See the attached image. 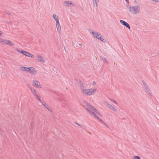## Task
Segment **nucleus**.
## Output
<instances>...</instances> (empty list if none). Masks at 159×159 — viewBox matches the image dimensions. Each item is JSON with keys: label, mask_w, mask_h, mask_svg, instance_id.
Instances as JSON below:
<instances>
[{"label": "nucleus", "mask_w": 159, "mask_h": 159, "mask_svg": "<svg viewBox=\"0 0 159 159\" xmlns=\"http://www.w3.org/2000/svg\"><path fill=\"white\" fill-rule=\"evenodd\" d=\"M64 5L66 7H71L73 6L74 4L72 3V2L70 1H66L64 2Z\"/></svg>", "instance_id": "obj_12"}, {"label": "nucleus", "mask_w": 159, "mask_h": 159, "mask_svg": "<svg viewBox=\"0 0 159 159\" xmlns=\"http://www.w3.org/2000/svg\"><path fill=\"white\" fill-rule=\"evenodd\" d=\"M53 17L56 23V26L57 31L59 33H60L61 31V26L59 20V17L57 15L53 14Z\"/></svg>", "instance_id": "obj_3"}, {"label": "nucleus", "mask_w": 159, "mask_h": 159, "mask_svg": "<svg viewBox=\"0 0 159 159\" xmlns=\"http://www.w3.org/2000/svg\"><path fill=\"white\" fill-rule=\"evenodd\" d=\"M95 84V82H93V84Z\"/></svg>", "instance_id": "obj_24"}, {"label": "nucleus", "mask_w": 159, "mask_h": 159, "mask_svg": "<svg viewBox=\"0 0 159 159\" xmlns=\"http://www.w3.org/2000/svg\"><path fill=\"white\" fill-rule=\"evenodd\" d=\"M120 21L121 24L126 26L128 28L129 30L130 29V27L129 24L127 22H125L122 20H120Z\"/></svg>", "instance_id": "obj_13"}, {"label": "nucleus", "mask_w": 159, "mask_h": 159, "mask_svg": "<svg viewBox=\"0 0 159 159\" xmlns=\"http://www.w3.org/2000/svg\"><path fill=\"white\" fill-rule=\"evenodd\" d=\"M127 2L128 1V0H125Z\"/></svg>", "instance_id": "obj_25"}, {"label": "nucleus", "mask_w": 159, "mask_h": 159, "mask_svg": "<svg viewBox=\"0 0 159 159\" xmlns=\"http://www.w3.org/2000/svg\"><path fill=\"white\" fill-rule=\"evenodd\" d=\"M3 33L2 31H0V37L2 36Z\"/></svg>", "instance_id": "obj_23"}, {"label": "nucleus", "mask_w": 159, "mask_h": 159, "mask_svg": "<svg viewBox=\"0 0 159 159\" xmlns=\"http://www.w3.org/2000/svg\"><path fill=\"white\" fill-rule=\"evenodd\" d=\"M92 34L93 37L100 39L102 41H103L104 39H103L102 36L99 33H98V32H92Z\"/></svg>", "instance_id": "obj_8"}, {"label": "nucleus", "mask_w": 159, "mask_h": 159, "mask_svg": "<svg viewBox=\"0 0 159 159\" xmlns=\"http://www.w3.org/2000/svg\"><path fill=\"white\" fill-rule=\"evenodd\" d=\"M16 51L17 52L21 53L22 54H23V52L24 50H20V49H17L16 50Z\"/></svg>", "instance_id": "obj_19"}, {"label": "nucleus", "mask_w": 159, "mask_h": 159, "mask_svg": "<svg viewBox=\"0 0 159 159\" xmlns=\"http://www.w3.org/2000/svg\"><path fill=\"white\" fill-rule=\"evenodd\" d=\"M0 43L3 45H6L11 46L14 45V43L11 41L1 38H0Z\"/></svg>", "instance_id": "obj_5"}, {"label": "nucleus", "mask_w": 159, "mask_h": 159, "mask_svg": "<svg viewBox=\"0 0 159 159\" xmlns=\"http://www.w3.org/2000/svg\"><path fill=\"white\" fill-rule=\"evenodd\" d=\"M80 88L82 94L85 96L93 95L96 91L94 88L87 89L82 84H80Z\"/></svg>", "instance_id": "obj_2"}, {"label": "nucleus", "mask_w": 159, "mask_h": 159, "mask_svg": "<svg viewBox=\"0 0 159 159\" xmlns=\"http://www.w3.org/2000/svg\"><path fill=\"white\" fill-rule=\"evenodd\" d=\"M22 54L29 57L33 58H34L33 54L30 53V52H29L26 51H25L24 50Z\"/></svg>", "instance_id": "obj_11"}, {"label": "nucleus", "mask_w": 159, "mask_h": 159, "mask_svg": "<svg viewBox=\"0 0 159 159\" xmlns=\"http://www.w3.org/2000/svg\"><path fill=\"white\" fill-rule=\"evenodd\" d=\"M114 103H115L116 104V105H117L118 104V103L117 102H116V101H115V100H111Z\"/></svg>", "instance_id": "obj_21"}, {"label": "nucleus", "mask_w": 159, "mask_h": 159, "mask_svg": "<svg viewBox=\"0 0 159 159\" xmlns=\"http://www.w3.org/2000/svg\"><path fill=\"white\" fill-rule=\"evenodd\" d=\"M30 90L34 94V97L36 98L37 99L39 100L40 102H41V100L40 99L39 95L38 94L37 92L36 91V90L34 89L31 88H30Z\"/></svg>", "instance_id": "obj_6"}, {"label": "nucleus", "mask_w": 159, "mask_h": 159, "mask_svg": "<svg viewBox=\"0 0 159 159\" xmlns=\"http://www.w3.org/2000/svg\"><path fill=\"white\" fill-rule=\"evenodd\" d=\"M133 158L134 159H140V157L138 156H135Z\"/></svg>", "instance_id": "obj_20"}, {"label": "nucleus", "mask_w": 159, "mask_h": 159, "mask_svg": "<svg viewBox=\"0 0 159 159\" xmlns=\"http://www.w3.org/2000/svg\"><path fill=\"white\" fill-rule=\"evenodd\" d=\"M41 102L42 103V104L46 108H47L48 110H49L50 111H52V108L49 106L48 104H47L45 102H42V101Z\"/></svg>", "instance_id": "obj_14"}, {"label": "nucleus", "mask_w": 159, "mask_h": 159, "mask_svg": "<svg viewBox=\"0 0 159 159\" xmlns=\"http://www.w3.org/2000/svg\"><path fill=\"white\" fill-rule=\"evenodd\" d=\"M85 104L88 107H84L85 109L89 112V114L96 119H98L100 122H102V120L97 115V114L99 116H102L101 114L94 107L91 105L89 103L86 102Z\"/></svg>", "instance_id": "obj_1"}, {"label": "nucleus", "mask_w": 159, "mask_h": 159, "mask_svg": "<svg viewBox=\"0 0 159 159\" xmlns=\"http://www.w3.org/2000/svg\"><path fill=\"white\" fill-rule=\"evenodd\" d=\"M102 60L103 61L104 63H105L107 64H108V62L106 60V59L105 58H102Z\"/></svg>", "instance_id": "obj_18"}, {"label": "nucleus", "mask_w": 159, "mask_h": 159, "mask_svg": "<svg viewBox=\"0 0 159 159\" xmlns=\"http://www.w3.org/2000/svg\"><path fill=\"white\" fill-rule=\"evenodd\" d=\"M28 72L33 75H35L37 73V70L34 67H28Z\"/></svg>", "instance_id": "obj_10"}, {"label": "nucleus", "mask_w": 159, "mask_h": 159, "mask_svg": "<svg viewBox=\"0 0 159 159\" xmlns=\"http://www.w3.org/2000/svg\"><path fill=\"white\" fill-rule=\"evenodd\" d=\"M33 85L35 87L39 89H41L42 88V86L40 83L37 80H34L33 81Z\"/></svg>", "instance_id": "obj_9"}, {"label": "nucleus", "mask_w": 159, "mask_h": 159, "mask_svg": "<svg viewBox=\"0 0 159 159\" xmlns=\"http://www.w3.org/2000/svg\"><path fill=\"white\" fill-rule=\"evenodd\" d=\"M108 107L113 111L116 112L117 111L116 108L113 105L110 104H108Z\"/></svg>", "instance_id": "obj_15"}, {"label": "nucleus", "mask_w": 159, "mask_h": 159, "mask_svg": "<svg viewBox=\"0 0 159 159\" xmlns=\"http://www.w3.org/2000/svg\"><path fill=\"white\" fill-rule=\"evenodd\" d=\"M143 84L146 90L148 92H150V89H149L148 87L146 84V83L145 82H143Z\"/></svg>", "instance_id": "obj_17"}, {"label": "nucleus", "mask_w": 159, "mask_h": 159, "mask_svg": "<svg viewBox=\"0 0 159 159\" xmlns=\"http://www.w3.org/2000/svg\"><path fill=\"white\" fill-rule=\"evenodd\" d=\"M140 11L139 6L137 5L134 7H131L129 8L130 12L133 14H136L138 13Z\"/></svg>", "instance_id": "obj_4"}, {"label": "nucleus", "mask_w": 159, "mask_h": 159, "mask_svg": "<svg viewBox=\"0 0 159 159\" xmlns=\"http://www.w3.org/2000/svg\"><path fill=\"white\" fill-rule=\"evenodd\" d=\"M152 1L154 2H159V0H153Z\"/></svg>", "instance_id": "obj_22"}, {"label": "nucleus", "mask_w": 159, "mask_h": 159, "mask_svg": "<svg viewBox=\"0 0 159 159\" xmlns=\"http://www.w3.org/2000/svg\"><path fill=\"white\" fill-rule=\"evenodd\" d=\"M20 70H21L23 71H25L28 72V67H21L20 68Z\"/></svg>", "instance_id": "obj_16"}, {"label": "nucleus", "mask_w": 159, "mask_h": 159, "mask_svg": "<svg viewBox=\"0 0 159 159\" xmlns=\"http://www.w3.org/2000/svg\"><path fill=\"white\" fill-rule=\"evenodd\" d=\"M35 60L38 62L44 63L45 61V60L42 56L37 54L35 57Z\"/></svg>", "instance_id": "obj_7"}]
</instances>
